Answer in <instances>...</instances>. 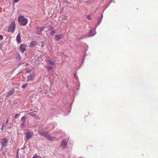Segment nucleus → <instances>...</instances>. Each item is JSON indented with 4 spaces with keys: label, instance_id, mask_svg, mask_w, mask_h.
<instances>
[{
    "label": "nucleus",
    "instance_id": "f257e3e1",
    "mask_svg": "<svg viewBox=\"0 0 158 158\" xmlns=\"http://www.w3.org/2000/svg\"><path fill=\"white\" fill-rule=\"evenodd\" d=\"M18 21L20 25L25 26L27 23V19L25 18L23 16H19L18 18Z\"/></svg>",
    "mask_w": 158,
    "mask_h": 158
},
{
    "label": "nucleus",
    "instance_id": "f03ea898",
    "mask_svg": "<svg viewBox=\"0 0 158 158\" xmlns=\"http://www.w3.org/2000/svg\"><path fill=\"white\" fill-rule=\"evenodd\" d=\"M15 24L14 21H13L8 28V31L9 32L13 33L15 31Z\"/></svg>",
    "mask_w": 158,
    "mask_h": 158
},
{
    "label": "nucleus",
    "instance_id": "7ed1b4c3",
    "mask_svg": "<svg viewBox=\"0 0 158 158\" xmlns=\"http://www.w3.org/2000/svg\"><path fill=\"white\" fill-rule=\"evenodd\" d=\"M27 45L24 44H22L20 45L19 49L21 52L23 53L26 49Z\"/></svg>",
    "mask_w": 158,
    "mask_h": 158
},
{
    "label": "nucleus",
    "instance_id": "20e7f679",
    "mask_svg": "<svg viewBox=\"0 0 158 158\" xmlns=\"http://www.w3.org/2000/svg\"><path fill=\"white\" fill-rule=\"evenodd\" d=\"M67 145V142L64 140H63L60 145V147L61 148L63 149H64L66 148Z\"/></svg>",
    "mask_w": 158,
    "mask_h": 158
},
{
    "label": "nucleus",
    "instance_id": "39448f33",
    "mask_svg": "<svg viewBox=\"0 0 158 158\" xmlns=\"http://www.w3.org/2000/svg\"><path fill=\"white\" fill-rule=\"evenodd\" d=\"M35 78L34 73H30V75L27 77V81H29L33 80Z\"/></svg>",
    "mask_w": 158,
    "mask_h": 158
},
{
    "label": "nucleus",
    "instance_id": "423d86ee",
    "mask_svg": "<svg viewBox=\"0 0 158 158\" xmlns=\"http://www.w3.org/2000/svg\"><path fill=\"white\" fill-rule=\"evenodd\" d=\"M47 139L49 140H52L54 138H53L52 136H51L49 135L48 133L47 132H46L44 134V135Z\"/></svg>",
    "mask_w": 158,
    "mask_h": 158
},
{
    "label": "nucleus",
    "instance_id": "0eeeda50",
    "mask_svg": "<svg viewBox=\"0 0 158 158\" xmlns=\"http://www.w3.org/2000/svg\"><path fill=\"white\" fill-rule=\"evenodd\" d=\"M47 139L49 140H52L54 138H53L52 136H51L49 135L48 133L47 132H46L44 134V135Z\"/></svg>",
    "mask_w": 158,
    "mask_h": 158
},
{
    "label": "nucleus",
    "instance_id": "6e6552de",
    "mask_svg": "<svg viewBox=\"0 0 158 158\" xmlns=\"http://www.w3.org/2000/svg\"><path fill=\"white\" fill-rule=\"evenodd\" d=\"M47 139L49 140H52L54 138H53L52 136H51L49 135L48 133L47 132H46L44 134V135Z\"/></svg>",
    "mask_w": 158,
    "mask_h": 158
},
{
    "label": "nucleus",
    "instance_id": "1a4fd4ad",
    "mask_svg": "<svg viewBox=\"0 0 158 158\" xmlns=\"http://www.w3.org/2000/svg\"><path fill=\"white\" fill-rule=\"evenodd\" d=\"M8 143V140L6 138L3 139L1 142L2 146H6Z\"/></svg>",
    "mask_w": 158,
    "mask_h": 158
},
{
    "label": "nucleus",
    "instance_id": "9d476101",
    "mask_svg": "<svg viewBox=\"0 0 158 158\" xmlns=\"http://www.w3.org/2000/svg\"><path fill=\"white\" fill-rule=\"evenodd\" d=\"M55 39L57 41H59L60 39L63 38L64 36L61 34H60L59 35H56Z\"/></svg>",
    "mask_w": 158,
    "mask_h": 158
},
{
    "label": "nucleus",
    "instance_id": "9b49d317",
    "mask_svg": "<svg viewBox=\"0 0 158 158\" xmlns=\"http://www.w3.org/2000/svg\"><path fill=\"white\" fill-rule=\"evenodd\" d=\"M25 135L27 139H30L32 137V135L30 132L25 133Z\"/></svg>",
    "mask_w": 158,
    "mask_h": 158
},
{
    "label": "nucleus",
    "instance_id": "f8f14e48",
    "mask_svg": "<svg viewBox=\"0 0 158 158\" xmlns=\"http://www.w3.org/2000/svg\"><path fill=\"white\" fill-rule=\"evenodd\" d=\"M16 40L19 44L21 42V41L20 39V36L19 34H18L17 36Z\"/></svg>",
    "mask_w": 158,
    "mask_h": 158
},
{
    "label": "nucleus",
    "instance_id": "ddd939ff",
    "mask_svg": "<svg viewBox=\"0 0 158 158\" xmlns=\"http://www.w3.org/2000/svg\"><path fill=\"white\" fill-rule=\"evenodd\" d=\"M15 89L14 88L11 89L10 91L7 93V96H10L14 92Z\"/></svg>",
    "mask_w": 158,
    "mask_h": 158
},
{
    "label": "nucleus",
    "instance_id": "4468645a",
    "mask_svg": "<svg viewBox=\"0 0 158 158\" xmlns=\"http://www.w3.org/2000/svg\"><path fill=\"white\" fill-rule=\"evenodd\" d=\"M93 30H91L90 31V32L89 33V36H92L94 35H95L96 33V31L95 29L94 31V32L93 34H92V32L93 31Z\"/></svg>",
    "mask_w": 158,
    "mask_h": 158
},
{
    "label": "nucleus",
    "instance_id": "2eb2a0df",
    "mask_svg": "<svg viewBox=\"0 0 158 158\" xmlns=\"http://www.w3.org/2000/svg\"><path fill=\"white\" fill-rule=\"evenodd\" d=\"M45 27L43 26L42 27H39L37 28V30L38 31H41L44 30Z\"/></svg>",
    "mask_w": 158,
    "mask_h": 158
},
{
    "label": "nucleus",
    "instance_id": "dca6fc26",
    "mask_svg": "<svg viewBox=\"0 0 158 158\" xmlns=\"http://www.w3.org/2000/svg\"><path fill=\"white\" fill-rule=\"evenodd\" d=\"M27 114H29L31 115L33 117L35 118L36 119H37L38 118V116H36L35 114L33 113L32 112H29Z\"/></svg>",
    "mask_w": 158,
    "mask_h": 158
},
{
    "label": "nucleus",
    "instance_id": "f3484780",
    "mask_svg": "<svg viewBox=\"0 0 158 158\" xmlns=\"http://www.w3.org/2000/svg\"><path fill=\"white\" fill-rule=\"evenodd\" d=\"M21 121L23 123H24L26 121V117L25 116L22 117L21 118Z\"/></svg>",
    "mask_w": 158,
    "mask_h": 158
},
{
    "label": "nucleus",
    "instance_id": "a211bd4d",
    "mask_svg": "<svg viewBox=\"0 0 158 158\" xmlns=\"http://www.w3.org/2000/svg\"><path fill=\"white\" fill-rule=\"evenodd\" d=\"M0 152L2 153V154L4 155V157H5V158H7L6 156L5 155L4 152H3V151L2 150V148Z\"/></svg>",
    "mask_w": 158,
    "mask_h": 158
},
{
    "label": "nucleus",
    "instance_id": "6ab92c4d",
    "mask_svg": "<svg viewBox=\"0 0 158 158\" xmlns=\"http://www.w3.org/2000/svg\"><path fill=\"white\" fill-rule=\"evenodd\" d=\"M39 133L41 134V135H43V136L44 135V134L46 132L44 131H39Z\"/></svg>",
    "mask_w": 158,
    "mask_h": 158
},
{
    "label": "nucleus",
    "instance_id": "aec40b11",
    "mask_svg": "<svg viewBox=\"0 0 158 158\" xmlns=\"http://www.w3.org/2000/svg\"><path fill=\"white\" fill-rule=\"evenodd\" d=\"M102 20L99 19L98 22V24L96 26V28L101 23Z\"/></svg>",
    "mask_w": 158,
    "mask_h": 158
},
{
    "label": "nucleus",
    "instance_id": "412c9836",
    "mask_svg": "<svg viewBox=\"0 0 158 158\" xmlns=\"http://www.w3.org/2000/svg\"><path fill=\"white\" fill-rule=\"evenodd\" d=\"M35 43V41H32V42L31 43L30 45L31 46H33L34 45V44Z\"/></svg>",
    "mask_w": 158,
    "mask_h": 158
},
{
    "label": "nucleus",
    "instance_id": "4be33fe9",
    "mask_svg": "<svg viewBox=\"0 0 158 158\" xmlns=\"http://www.w3.org/2000/svg\"><path fill=\"white\" fill-rule=\"evenodd\" d=\"M55 33V31H52L51 32L50 34H51V35H52V36H53L54 35V34Z\"/></svg>",
    "mask_w": 158,
    "mask_h": 158
},
{
    "label": "nucleus",
    "instance_id": "5701e85b",
    "mask_svg": "<svg viewBox=\"0 0 158 158\" xmlns=\"http://www.w3.org/2000/svg\"><path fill=\"white\" fill-rule=\"evenodd\" d=\"M19 115H20V114H17L15 115L14 117L15 118H18Z\"/></svg>",
    "mask_w": 158,
    "mask_h": 158
},
{
    "label": "nucleus",
    "instance_id": "b1692460",
    "mask_svg": "<svg viewBox=\"0 0 158 158\" xmlns=\"http://www.w3.org/2000/svg\"><path fill=\"white\" fill-rule=\"evenodd\" d=\"M48 70H52V68L51 66H48Z\"/></svg>",
    "mask_w": 158,
    "mask_h": 158
},
{
    "label": "nucleus",
    "instance_id": "393cba45",
    "mask_svg": "<svg viewBox=\"0 0 158 158\" xmlns=\"http://www.w3.org/2000/svg\"><path fill=\"white\" fill-rule=\"evenodd\" d=\"M49 63L51 65H53L54 64V62L50 60L49 61Z\"/></svg>",
    "mask_w": 158,
    "mask_h": 158
},
{
    "label": "nucleus",
    "instance_id": "a878e982",
    "mask_svg": "<svg viewBox=\"0 0 158 158\" xmlns=\"http://www.w3.org/2000/svg\"><path fill=\"white\" fill-rule=\"evenodd\" d=\"M27 85V84H24L22 86V87L23 88V89H24L25 88H26V87Z\"/></svg>",
    "mask_w": 158,
    "mask_h": 158
},
{
    "label": "nucleus",
    "instance_id": "bb28decb",
    "mask_svg": "<svg viewBox=\"0 0 158 158\" xmlns=\"http://www.w3.org/2000/svg\"><path fill=\"white\" fill-rule=\"evenodd\" d=\"M52 29V27L51 25H49V28L48 29L49 31H51Z\"/></svg>",
    "mask_w": 158,
    "mask_h": 158
},
{
    "label": "nucleus",
    "instance_id": "cd10ccee",
    "mask_svg": "<svg viewBox=\"0 0 158 158\" xmlns=\"http://www.w3.org/2000/svg\"><path fill=\"white\" fill-rule=\"evenodd\" d=\"M87 18L88 19H89V20H90L91 19V16L89 15H88L87 16Z\"/></svg>",
    "mask_w": 158,
    "mask_h": 158
},
{
    "label": "nucleus",
    "instance_id": "c85d7f7f",
    "mask_svg": "<svg viewBox=\"0 0 158 158\" xmlns=\"http://www.w3.org/2000/svg\"><path fill=\"white\" fill-rule=\"evenodd\" d=\"M3 37L2 35H0V40H3Z\"/></svg>",
    "mask_w": 158,
    "mask_h": 158
},
{
    "label": "nucleus",
    "instance_id": "c756f323",
    "mask_svg": "<svg viewBox=\"0 0 158 158\" xmlns=\"http://www.w3.org/2000/svg\"><path fill=\"white\" fill-rule=\"evenodd\" d=\"M19 0H14V2L16 3L17 2L19 1Z\"/></svg>",
    "mask_w": 158,
    "mask_h": 158
},
{
    "label": "nucleus",
    "instance_id": "7c9ffc66",
    "mask_svg": "<svg viewBox=\"0 0 158 158\" xmlns=\"http://www.w3.org/2000/svg\"><path fill=\"white\" fill-rule=\"evenodd\" d=\"M103 15H102V16H101V18H100V19H101V20H102V19H103Z\"/></svg>",
    "mask_w": 158,
    "mask_h": 158
},
{
    "label": "nucleus",
    "instance_id": "2f4dec72",
    "mask_svg": "<svg viewBox=\"0 0 158 158\" xmlns=\"http://www.w3.org/2000/svg\"><path fill=\"white\" fill-rule=\"evenodd\" d=\"M32 158H37V156L35 155Z\"/></svg>",
    "mask_w": 158,
    "mask_h": 158
},
{
    "label": "nucleus",
    "instance_id": "473e14b6",
    "mask_svg": "<svg viewBox=\"0 0 158 158\" xmlns=\"http://www.w3.org/2000/svg\"><path fill=\"white\" fill-rule=\"evenodd\" d=\"M17 152V154L16 156V158H19V156H18V152Z\"/></svg>",
    "mask_w": 158,
    "mask_h": 158
},
{
    "label": "nucleus",
    "instance_id": "72a5a7b5",
    "mask_svg": "<svg viewBox=\"0 0 158 158\" xmlns=\"http://www.w3.org/2000/svg\"><path fill=\"white\" fill-rule=\"evenodd\" d=\"M38 32H39L38 34L39 35H41L42 34V33L41 31H38Z\"/></svg>",
    "mask_w": 158,
    "mask_h": 158
},
{
    "label": "nucleus",
    "instance_id": "f704fd0d",
    "mask_svg": "<svg viewBox=\"0 0 158 158\" xmlns=\"http://www.w3.org/2000/svg\"><path fill=\"white\" fill-rule=\"evenodd\" d=\"M85 57H84L83 58V61L84 60H85Z\"/></svg>",
    "mask_w": 158,
    "mask_h": 158
},
{
    "label": "nucleus",
    "instance_id": "c9c22d12",
    "mask_svg": "<svg viewBox=\"0 0 158 158\" xmlns=\"http://www.w3.org/2000/svg\"><path fill=\"white\" fill-rule=\"evenodd\" d=\"M30 72V70H28L27 71V72L28 73Z\"/></svg>",
    "mask_w": 158,
    "mask_h": 158
},
{
    "label": "nucleus",
    "instance_id": "e433bc0d",
    "mask_svg": "<svg viewBox=\"0 0 158 158\" xmlns=\"http://www.w3.org/2000/svg\"><path fill=\"white\" fill-rule=\"evenodd\" d=\"M67 4L70 3V2H67Z\"/></svg>",
    "mask_w": 158,
    "mask_h": 158
},
{
    "label": "nucleus",
    "instance_id": "4c0bfd02",
    "mask_svg": "<svg viewBox=\"0 0 158 158\" xmlns=\"http://www.w3.org/2000/svg\"><path fill=\"white\" fill-rule=\"evenodd\" d=\"M30 111H34V110L31 109L30 110Z\"/></svg>",
    "mask_w": 158,
    "mask_h": 158
},
{
    "label": "nucleus",
    "instance_id": "58836bf2",
    "mask_svg": "<svg viewBox=\"0 0 158 158\" xmlns=\"http://www.w3.org/2000/svg\"><path fill=\"white\" fill-rule=\"evenodd\" d=\"M21 124H22V125H23L24 124L23 123Z\"/></svg>",
    "mask_w": 158,
    "mask_h": 158
},
{
    "label": "nucleus",
    "instance_id": "ea45409f",
    "mask_svg": "<svg viewBox=\"0 0 158 158\" xmlns=\"http://www.w3.org/2000/svg\"><path fill=\"white\" fill-rule=\"evenodd\" d=\"M7 121L6 122V123H7Z\"/></svg>",
    "mask_w": 158,
    "mask_h": 158
}]
</instances>
